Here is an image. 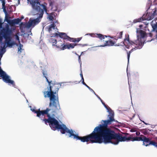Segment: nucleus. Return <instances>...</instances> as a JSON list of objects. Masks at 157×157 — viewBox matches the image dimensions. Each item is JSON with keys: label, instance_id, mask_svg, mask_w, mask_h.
Instances as JSON below:
<instances>
[{"label": "nucleus", "instance_id": "obj_3", "mask_svg": "<svg viewBox=\"0 0 157 157\" xmlns=\"http://www.w3.org/2000/svg\"><path fill=\"white\" fill-rule=\"evenodd\" d=\"M101 140L97 139L95 140V143L105 144L111 143L112 144H117L120 142L132 140V138L130 136L126 137L122 136V135L116 133L111 129L100 136Z\"/></svg>", "mask_w": 157, "mask_h": 157}, {"label": "nucleus", "instance_id": "obj_1", "mask_svg": "<svg viewBox=\"0 0 157 157\" xmlns=\"http://www.w3.org/2000/svg\"><path fill=\"white\" fill-rule=\"evenodd\" d=\"M48 86L47 87L48 91H45L43 92L44 96L45 98H49L50 102L49 106H53L55 109L52 110L54 113L57 110L60 109L59 103L58 93L59 88L61 86L60 83L53 82L52 81L48 80Z\"/></svg>", "mask_w": 157, "mask_h": 157}, {"label": "nucleus", "instance_id": "obj_27", "mask_svg": "<svg viewBox=\"0 0 157 157\" xmlns=\"http://www.w3.org/2000/svg\"><path fill=\"white\" fill-rule=\"evenodd\" d=\"M77 44H74V43H72V44H70V48H74V47L77 45Z\"/></svg>", "mask_w": 157, "mask_h": 157}, {"label": "nucleus", "instance_id": "obj_49", "mask_svg": "<svg viewBox=\"0 0 157 157\" xmlns=\"http://www.w3.org/2000/svg\"><path fill=\"white\" fill-rule=\"evenodd\" d=\"M156 147L157 148V145H156Z\"/></svg>", "mask_w": 157, "mask_h": 157}, {"label": "nucleus", "instance_id": "obj_7", "mask_svg": "<svg viewBox=\"0 0 157 157\" xmlns=\"http://www.w3.org/2000/svg\"><path fill=\"white\" fill-rule=\"evenodd\" d=\"M35 4L33 5V8L38 13L36 14H39L38 17L35 19L32 20L30 19L28 22L27 23L26 26L28 28H30L33 26L34 27L35 25L38 24L41 21V18L43 17L44 14V11L39 6Z\"/></svg>", "mask_w": 157, "mask_h": 157}, {"label": "nucleus", "instance_id": "obj_5", "mask_svg": "<svg viewBox=\"0 0 157 157\" xmlns=\"http://www.w3.org/2000/svg\"><path fill=\"white\" fill-rule=\"evenodd\" d=\"M57 129L59 130L62 134H64L66 133H68L69 137L73 138V139L77 140H80L83 142H90L91 143H95V139L92 132L85 136H79L78 134H75L71 129H69L64 124H60Z\"/></svg>", "mask_w": 157, "mask_h": 157}, {"label": "nucleus", "instance_id": "obj_43", "mask_svg": "<svg viewBox=\"0 0 157 157\" xmlns=\"http://www.w3.org/2000/svg\"><path fill=\"white\" fill-rule=\"evenodd\" d=\"M57 10V7H56V8L55 9L53 10L54 11H56Z\"/></svg>", "mask_w": 157, "mask_h": 157}, {"label": "nucleus", "instance_id": "obj_19", "mask_svg": "<svg viewBox=\"0 0 157 157\" xmlns=\"http://www.w3.org/2000/svg\"><path fill=\"white\" fill-rule=\"evenodd\" d=\"M56 25L53 22L48 27V31L50 33L52 31V29L54 30L55 29Z\"/></svg>", "mask_w": 157, "mask_h": 157}, {"label": "nucleus", "instance_id": "obj_37", "mask_svg": "<svg viewBox=\"0 0 157 157\" xmlns=\"http://www.w3.org/2000/svg\"><path fill=\"white\" fill-rule=\"evenodd\" d=\"M53 2H51L50 3V6H51L52 7V9L53 7Z\"/></svg>", "mask_w": 157, "mask_h": 157}, {"label": "nucleus", "instance_id": "obj_24", "mask_svg": "<svg viewBox=\"0 0 157 157\" xmlns=\"http://www.w3.org/2000/svg\"><path fill=\"white\" fill-rule=\"evenodd\" d=\"M43 74L44 75V76L46 78V80L47 82L48 80L47 76V74L46 71H43L42 72Z\"/></svg>", "mask_w": 157, "mask_h": 157}, {"label": "nucleus", "instance_id": "obj_41", "mask_svg": "<svg viewBox=\"0 0 157 157\" xmlns=\"http://www.w3.org/2000/svg\"><path fill=\"white\" fill-rule=\"evenodd\" d=\"M102 103L103 104V105L104 106H105H105H107V105H106L105 104V103L104 102H103Z\"/></svg>", "mask_w": 157, "mask_h": 157}, {"label": "nucleus", "instance_id": "obj_38", "mask_svg": "<svg viewBox=\"0 0 157 157\" xmlns=\"http://www.w3.org/2000/svg\"><path fill=\"white\" fill-rule=\"evenodd\" d=\"M130 131L132 132H134L136 131L134 129H132L130 130Z\"/></svg>", "mask_w": 157, "mask_h": 157}, {"label": "nucleus", "instance_id": "obj_39", "mask_svg": "<svg viewBox=\"0 0 157 157\" xmlns=\"http://www.w3.org/2000/svg\"><path fill=\"white\" fill-rule=\"evenodd\" d=\"M96 96L98 97V98L100 100H101V98L97 94H96L95 93V94Z\"/></svg>", "mask_w": 157, "mask_h": 157}, {"label": "nucleus", "instance_id": "obj_8", "mask_svg": "<svg viewBox=\"0 0 157 157\" xmlns=\"http://www.w3.org/2000/svg\"><path fill=\"white\" fill-rule=\"evenodd\" d=\"M12 31L8 27L4 29L3 36L5 39L6 43L8 47H12L13 45H17L14 41H11L12 37L11 36Z\"/></svg>", "mask_w": 157, "mask_h": 157}, {"label": "nucleus", "instance_id": "obj_34", "mask_svg": "<svg viewBox=\"0 0 157 157\" xmlns=\"http://www.w3.org/2000/svg\"><path fill=\"white\" fill-rule=\"evenodd\" d=\"M82 83L83 85H84L85 84H86V83L84 82V79L83 77H82Z\"/></svg>", "mask_w": 157, "mask_h": 157}, {"label": "nucleus", "instance_id": "obj_26", "mask_svg": "<svg viewBox=\"0 0 157 157\" xmlns=\"http://www.w3.org/2000/svg\"><path fill=\"white\" fill-rule=\"evenodd\" d=\"M87 88L89 89L90 90L91 92H93L94 94H95V93L94 91L89 86H88V85H87L86 84L84 85Z\"/></svg>", "mask_w": 157, "mask_h": 157}, {"label": "nucleus", "instance_id": "obj_48", "mask_svg": "<svg viewBox=\"0 0 157 157\" xmlns=\"http://www.w3.org/2000/svg\"><path fill=\"white\" fill-rule=\"evenodd\" d=\"M83 52H81V54L80 55H81L82 54H83Z\"/></svg>", "mask_w": 157, "mask_h": 157}, {"label": "nucleus", "instance_id": "obj_44", "mask_svg": "<svg viewBox=\"0 0 157 157\" xmlns=\"http://www.w3.org/2000/svg\"><path fill=\"white\" fill-rule=\"evenodd\" d=\"M24 18V17L22 16V17H21V19H21V20L23 19Z\"/></svg>", "mask_w": 157, "mask_h": 157}, {"label": "nucleus", "instance_id": "obj_20", "mask_svg": "<svg viewBox=\"0 0 157 157\" xmlns=\"http://www.w3.org/2000/svg\"><path fill=\"white\" fill-rule=\"evenodd\" d=\"M148 35L151 37H152L153 35H154V37L157 39V30L153 31L152 33H149Z\"/></svg>", "mask_w": 157, "mask_h": 157}, {"label": "nucleus", "instance_id": "obj_36", "mask_svg": "<svg viewBox=\"0 0 157 157\" xmlns=\"http://www.w3.org/2000/svg\"><path fill=\"white\" fill-rule=\"evenodd\" d=\"M140 133L139 132L137 131L136 132V135L137 136H139L140 135Z\"/></svg>", "mask_w": 157, "mask_h": 157}, {"label": "nucleus", "instance_id": "obj_35", "mask_svg": "<svg viewBox=\"0 0 157 157\" xmlns=\"http://www.w3.org/2000/svg\"><path fill=\"white\" fill-rule=\"evenodd\" d=\"M62 44H64V43H58L55 46L57 48H60V47H58L57 45H61Z\"/></svg>", "mask_w": 157, "mask_h": 157}, {"label": "nucleus", "instance_id": "obj_21", "mask_svg": "<svg viewBox=\"0 0 157 157\" xmlns=\"http://www.w3.org/2000/svg\"><path fill=\"white\" fill-rule=\"evenodd\" d=\"M143 135H141L140 136V137H132V141H141L142 140L143 138Z\"/></svg>", "mask_w": 157, "mask_h": 157}, {"label": "nucleus", "instance_id": "obj_45", "mask_svg": "<svg viewBox=\"0 0 157 157\" xmlns=\"http://www.w3.org/2000/svg\"><path fill=\"white\" fill-rule=\"evenodd\" d=\"M101 101V103H102L103 102V101H102V100L101 99V100H100Z\"/></svg>", "mask_w": 157, "mask_h": 157}, {"label": "nucleus", "instance_id": "obj_33", "mask_svg": "<svg viewBox=\"0 0 157 157\" xmlns=\"http://www.w3.org/2000/svg\"><path fill=\"white\" fill-rule=\"evenodd\" d=\"M16 39L17 40L19 41V43H20L19 37L17 35H16Z\"/></svg>", "mask_w": 157, "mask_h": 157}, {"label": "nucleus", "instance_id": "obj_25", "mask_svg": "<svg viewBox=\"0 0 157 157\" xmlns=\"http://www.w3.org/2000/svg\"><path fill=\"white\" fill-rule=\"evenodd\" d=\"M75 38H71L69 36L67 40L71 42H75Z\"/></svg>", "mask_w": 157, "mask_h": 157}, {"label": "nucleus", "instance_id": "obj_30", "mask_svg": "<svg viewBox=\"0 0 157 157\" xmlns=\"http://www.w3.org/2000/svg\"><path fill=\"white\" fill-rule=\"evenodd\" d=\"M76 54L78 56V60L79 62V63H80L81 62V55H79L78 54H77L76 53Z\"/></svg>", "mask_w": 157, "mask_h": 157}, {"label": "nucleus", "instance_id": "obj_46", "mask_svg": "<svg viewBox=\"0 0 157 157\" xmlns=\"http://www.w3.org/2000/svg\"><path fill=\"white\" fill-rule=\"evenodd\" d=\"M4 4H5V3H4V2H3L2 5H3V6L4 5Z\"/></svg>", "mask_w": 157, "mask_h": 157}, {"label": "nucleus", "instance_id": "obj_13", "mask_svg": "<svg viewBox=\"0 0 157 157\" xmlns=\"http://www.w3.org/2000/svg\"><path fill=\"white\" fill-rule=\"evenodd\" d=\"M54 36H58L60 38L64 40H68L69 36L64 33H56L53 34Z\"/></svg>", "mask_w": 157, "mask_h": 157}, {"label": "nucleus", "instance_id": "obj_23", "mask_svg": "<svg viewBox=\"0 0 157 157\" xmlns=\"http://www.w3.org/2000/svg\"><path fill=\"white\" fill-rule=\"evenodd\" d=\"M144 20H143V18L141 17L139 18H138V19H135L133 21V22L134 23H136L137 22H140Z\"/></svg>", "mask_w": 157, "mask_h": 157}, {"label": "nucleus", "instance_id": "obj_11", "mask_svg": "<svg viewBox=\"0 0 157 157\" xmlns=\"http://www.w3.org/2000/svg\"><path fill=\"white\" fill-rule=\"evenodd\" d=\"M116 43V41L115 40L113 39V41L111 40H109L105 41V43L103 45H101L99 46L101 47H105V46H116L119 45H117V44H115Z\"/></svg>", "mask_w": 157, "mask_h": 157}, {"label": "nucleus", "instance_id": "obj_28", "mask_svg": "<svg viewBox=\"0 0 157 157\" xmlns=\"http://www.w3.org/2000/svg\"><path fill=\"white\" fill-rule=\"evenodd\" d=\"M152 28L153 29V31L156 30V29L157 28V22L152 25Z\"/></svg>", "mask_w": 157, "mask_h": 157}, {"label": "nucleus", "instance_id": "obj_22", "mask_svg": "<svg viewBox=\"0 0 157 157\" xmlns=\"http://www.w3.org/2000/svg\"><path fill=\"white\" fill-rule=\"evenodd\" d=\"M50 43H52V45L53 46H55L57 43V40L56 39H54L53 38H50L49 40Z\"/></svg>", "mask_w": 157, "mask_h": 157}, {"label": "nucleus", "instance_id": "obj_29", "mask_svg": "<svg viewBox=\"0 0 157 157\" xmlns=\"http://www.w3.org/2000/svg\"><path fill=\"white\" fill-rule=\"evenodd\" d=\"M82 39V37H79L77 38H75V42H79Z\"/></svg>", "mask_w": 157, "mask_h": 157}, {"label": "nucleus", "instance_id": "obj_40", "mask_svg": "<svg viewBox=\"0 0 157 157\" xmlns=\"http://www.w3.org/2000/svg\"><path fill=\"white\" fill-rule=\"evenodd\" d=\"M23 45L21 44V43H19V47H20L22 48L23 47Z\"/></svg>", "mask_w": 157, "mask_h": 157}, {"label": "nucleus", "instance_id": "obj_42", "mask_svg": "<svg viewBox=\"0 0 157 157\" xmlns=\"http://www.w3.org/2000/svg\"><path fill=\"white\" fill-rule=\"evenodd\" d=\"M80 75L81 77H83L82 72H81V73L80 74Z\"/></svg>", "mask_w": 157, "mask_h": 157}, {"label": "nucleus", "instance_id": "obj_17", "mask_svg": "<svg viewBox=\"0 0 157 157\" xmlns=\"http://www.w3.org/2000/svg\"><path fill=\"white\" fill-rule=\"evenodd\" d=\"M58 47H60V50H64L67 48L70 49V44H62L61 45H57Z\"/></svg>", "mask_w": 157, "mask_h": 157}, {"label": "nucleus", "instance_id": "obj_14", "mask_svg": "<svg viewBox=\"0 0 157 157\" xmlns=\"http://www.w3.org/2000/svg\"><path fill=\"white\" fill-rule=\"evenodd\" d=\"M136 33L138 34L139 36V38H141L142 40L144 39V37L146 35V33L145 31L143 30H140V29H137Z\"/></svg>", "mask_w": 157, "mask_h": 157}, {"label": "nucleus", "instance_id": "obj_16", "mask_svg": "<svg viewBox=\"0 0 157 157\" xmlns=\"http://www.w3.org/2000/svg\"><path fill=\"white\" fill-rule=\"evenodd\" d=\"M21 21V19L19 18L15 19L11 21L9 20H7L8 22L9 23L10 25H13L15 24H17Z\"/></svg>", "mask_w": 157, "mask_h": 157}, {"label": "nucleus", "instance_id": "obj_9", "mask_svg": "<svg viewBox=\"0 0 157 157\" xmlns=\"http://www.w3.org/2000/svg\"><path fill=\"white\" fill-rule=\"evenodd\" d=\"M142 141L143 142V145L147 147L149 145H152L156 147L157 143L154 140H151L149 138H147L143 135Z\"/></svg>", "mask_w": 157, "mask_h": 157}, {"label": "nucleus", "instance_id": "obj_12", "mask_svg": "<svg viewBox=\"0 0 157 157\" xmlns=\"http://www.w3.org/2000/svg\"><path fill=\"white\" fill-rule=\"evenodd\" d=\"M157 10L155 9L153 12H150L148 13H147L146 16L147 17H145L144 18V20H150L152 19L154 17L157 15Z\"/></svg>", "mask_w": 157, "mask_h": 157}, {"label": "nucleus", "instance_id": "obj_31", "mask_svg": "<svg viewBox=\"0 0 157 157\" xmlns=\"http://www.w3.org/2000/svg\"><path fill=\"white\" fill-rule=\"evenodd\" d=\"M21 48H22L20 47H19L18 48V52H19V53H20L21 52Z\"/></svg>", "mask_w": 157, "mask_h": 157}, {"label": "nucleus", "instance_id": "obj_10", "mask_svg": "<svg viewBox=\"0 0 157 157\" xmlns=\"http://www.w3.org/2000/svg\"><path fill=\"white\" fill-rule=\"evenodd\" d=\"M35 3L37 5H39L40 7H42V10L43 11H45L46 13L48 15V18L51 21H52L54 18V17H55V13L52 12L50 13H48V10L46 6L44 4H41L39 2H35Z\"/></svg>", "mask_w": 157, "mask_h": 157}, {"label": "nucleus", "instance_id": "obj_4", "mask_svg": "<svg viewBox=\"0 0 157 157\" xmlns=\"http://www.w3.org/2000/svg\"><path fill=\"white\" fill-rule=\"evenodd\" d=\"M51 109L47 108L46 109L43 110H40V109L36 110L35 109H31L32 111L36 114V116L41 118L42 120L44 121L45 124L47 125V123L51 128L53 130H56L60 124H59L58 121L55 118L51 117L50 115L48 112Z\"/></svg>", "mask_w": 157, "mask_h": 157}, {"label": "nucleus", "instance_id": "obj_47", "mask_svg": "<svg viewBox=\"0 0 157 157\" xmlns=\"http://www.w3.org/2000/svg\"><path fill=\"white\" fill-rule=\"evenodd\" d=\"M62 42V41H58V43H59V42Z\"/></svg>", "mask_w": 157, "mask_h": 157}, {"label": "nucleus", "instance_id": "obj_6", "mask_svg": "<svg viewBox=\"0 0 157 157\" xmlns=\"http://www.w3.org/2000/svg\"><path fill=\"white\" fill-rule=\"evenodd\" d=\"M137 40H135L134 41H133L129 40L128 35L127 36L126 35V38L124 39L123 41V44L125 46H126L127 44H128L129 46L130 45H136L134 48H132L128 52H127V58L128 61L129 60L131 53L134 50L137 49H141L143 45L145 42L144 40H142L141 38H139V36L138 35H137Z\"/></svg>", "mask_w": 157, "mask_h": 157}, {"label": "nucleus", "instance_id": "obj_2", "mask_svg": "<svg viewBox=\"0 0 157 157\" xmlns=\"http://www.w3.org/2000/svg\"><path fill=\"white\" fill-rule=\"evenodd\" d=\"M105 108L109 113V115L107 117L108 119L106 120H102V121L103 122L104 124H100L99 126L96 127L92 132L95 140L98 139L101 140L100 136L111 129L108 127V125L111 124L113 122H115L116 123L115 124L114 126H117V123H119L118 121L114 119L113 111L107 105L105 106Z\"/></svg>", "mask_w": 157, "mask_h": 157}, {"label": "nucleus", "instance_id": "obj_15", "mask_svg": "<svg viewBox=\"0 0 157 157\" xmlns=\"http://www.w3.org/2000/svg\"><path fill=\"white\" fill-rule=\"evenodd\" d=\"M89 34L92 37L98 38L101 40L105 39V37H107V36L106 35H104L100 33H91Z\"/></svg>", "mask_w": 157, "mask_h": 157}, {"label": "nucleus", "instance_id": "obj_32", "mask_svg": "<svg viewBox=\"0 0 157 157\" xmlns=\"http://www.w3.org/2000/svg\"><path fill=\"white\" fill-rule=\"evenodd\" d=\"M77 45L81 46L82 47H84L85 46H86L87 45V44H77Z\"/></svg>", "mask_w": 157, "mask_h": 157}, {"label": "nucleus", "instance_id": "obj_18", "mask_svg": "<svg viewBox=\"0 0 157 157\" xmlns=\"http://www.w3.org/2000/svg\"><path fill=\"white\" fill-rule=\"evenodd\" d=\"M122 32H120L119 33H117L116 36L114 37H111L112 38H113L114 40H115L116 41V42L118 39L119 38H121L122 37Z\"/></svg>", "mask_w": 157, "mask_h": 157}]
</instances>
